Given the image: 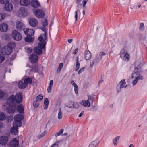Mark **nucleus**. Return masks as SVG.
<instances>
[{"mask_svg": "<svg viewBox=\"0 0 147 147\" xmlns=\"http://www.w3.org/2000/svg\"><path fill=\"white\" fill-rule=\"evenodd\" d=\"M22 101V95L21 92L17 93L15 96L11 95L7 99L6 103L3 105V108L6 109L8 113H13L16 109L15 103L21 102Z\"/></svg>", "mask_w": 147, "mask_h": 147, "instance_id": "nucleus-1", "label": "nucleus"}, {"mask_svg": "<svg viewBox=\"0 0 147 147\" xmlns=\"http://www.w3.org/2000/svg\"><path fill=\"white\" fill-rule=\"evenodd\" d=\"M47 39V36L45 34L41 35L38 37V40L40 42L38 43V47H35L34 49V52L38 55H41L42 53V49L45 47L46 42H45Z\"/></svg>", "mask_w": 147, "mask_h": 147, "instance_id": "nucleus-2", "label": "nucleus"}, {"mask_svg": "<svg viewBox=\"0 0 147 147\" xmlns=\"http://www.w3.org/2000/svg\"><path fill=\"white\" fill-rule=\"evenodd\" d=\"M141 71V69L140 67L139 68L137 67H135L134 72L131 75L132 84L133 86H135L139 80H142L143 79L142 76L140 75Z\"/></svg>", "mask_w": 147, "mask_h": 147, "instance_id": "nucleus-3", "label": "nucleus"}, {"mask_svg": "<svg viewBox=\"0 0 147 147\" xmlns=\"http://www.w3.org/2000/svg\"><path fill=\"white\" fill-rule=\"evenodd\" d=\"M16 46L15 43L11 42L8 44L7 46L3 47L1 50V53L4 55H9L12 52V49Z\"/></svg>", "mask_w": 147, "mask_h": 147, "instance_id": "nucleus-4", "label": "nucleus"}, {"mask_svg": "<svg viewBox=\"0 0 147 147\" xmlns=\"http://www.w3.org/2000/svg\"><path fill=\"white\" fill-rule=\"evenodd\" d=\"M23 118V115L21 114H18L15 115L14 117V121L13 122L14 125H16L20 127L22 125L21 121Z\"/></svg>", "mask_w": 147, "mask_h": 147, "instance_id": "nucleus-5", "label": "nucleus"}, {"mask_svg": "<svg viewBox=\"0 0 147 147\" xmlns=\"http://www.w3.org/2000/svg\"><path fill=\"white\" fill-rule=\"evenodd\" d=\"M120 57L121 59L125 61H128L130 59V56L127 51L124 49L121 50L120 53Z\"/></svg>", "mask_w": 147, "mask_h": 147, "instance_id": "nucleus-6", "label": "nucleus"}, {"mask_svg": "<svg viewBox=\"0 0 147 147\" xmlns=\"http://www.w3.org/2000/svg\"><path fill=\"white\" fill-rule=\"evenodd\" d=\"M94 100L90 96L88 97L87 100H83L80 102V104L83 106L87 108L90 107L91 104H93Z\"/></svg>", "mask_w": 147, "mask_h": 147, "instance_id": "nucleus-7", "label": "nucleus"}, {"mask_svg": "<svg viewBox=\"0 0 147 147\" xmlns=\"http://www.w3.org/2000/svg\"><path fill=\"white\" fill-rule=\"evenodd\" d=\"M12 35L14 39L17 41L20 40L22 38L21 34L18 33L17 31L14 30L12 31Z\"/></svg>", "mask_w": 147, "mask_h": 147, "instance_id": "nucleus-8", "label": "nucleus"}, {"mask_svg": "<svg viewBox=\"0 0 147 147\" xmlns=\"http://www.w3.org/2000/svg\"><path fill=\"white\" fill-rule=\"evenodd\" d=\"M19 137L14 138L10 141L8 144L9 147H15L18 146L19 143Z\"/></svg>", "mask_w": 147, "mask_h": 147, "instance_id": "nucleus-9", "label": "nucleus"}, {"mask_svg": "<svg viewBox=\"0 0 147 147\" xmlns=\"http://www.w3.org/2000/svg\"><path fill=\"white\" fill-rule=\"evenodd\" d=\"M9 138L7 136H3L0 137V144L2 145L6 144L8 141Z\"/></svg>", "mask_w": 147, "mask_h": 147, "instance_id": "nucleus-10", "label": "nucleus"}, {"mask_svg": "<svg viewBox=\"0 0 147 147\" xmlns=\"http://www.w3.org/2000/svg\"><path fill=\"white\" fill-rule=\"evenodd\" d=\"M23 31L25 34L27 36H32L34 33V30L32 29L24 28L23 29Z\"/></svg>", "mask_w": 147, "mask_h": 147, "instance_id": "nucleus-11", "label": "nucleus"}, {"mask_svg": "<svg viewBox=\"0 0 147 147\" xmlns=\"http://www.w3.org/2000/svg\"><path fill=\"white\" fill-rule=\"evenodd\" d=\"M24 26V24L20 21H17L16 22L15 27L18 31H20L22 30Z\"/></svg>", "mask_w": 147, "mask_h": 147, "instance_id": "nucleus-12", "label": "nucleus"}, {"mask_svg": "<svg viewBox=\"0 0 147 147\" xmlns=\"http://www.w3.org/2000/svg\"><path fill=\"white\" fill-rule=\"evenodd\" d=\"M29 59L32 63H36L38 61V57L36 54H33L30 55Z\"/></svg>", "mask_w": 147, "mask_h": 147, "instance_id": "nucleus-13", "label": "nucleus"}, {"mask_svg": "<svg viewBox=\"0 0 147 147\" xmlns=\"http://www.w3.org/2000/svg\"><path fill=\"white\" fill-rule=\"evenodd\" d=\"M29 24L32 27H34L36 26L38 24L37 20L35 18H31L29 20Z\"/></svg>", "mask_w": 147, "mask_h": 147, "instance_id": "nucleus-14", "label": "nucleus"}, {"mask_svg": "<svg viewBox=\"0 0 147 147\" xmlns=\"http://www.w3.org/2000/svg\"><path fill=\"white\" fill-rule=\"evenodd\" d=\"M4 8V10L6 12H9L13 10V6L11 3L8 2L5 4Z\"/></svg>", "mask_w": 147, "mask_h": 147, "instance_id": "nucleus-15", "label": "nucleus"}, {"mask_svg": "<svg viewBox=\"0 0 147 147\" xmlns=\"http://www.w3.org/2000/svg\"><path fill=\"white\" fill-rule=\"evenodd\" d=\"M34 13L35 16L38 18H42L44 16V12L41 10L38 9L34 11Z\"/></svg>", "mask_w": 147, "mask_h": 147, "instance_id": "nucleus-16", "label": "nucleus"}, {"mask_svg": "<svg viewBox=\"0 0 147 147\" xmlns=\"http://www.w3.org/2000/svg\"><path fill=\"white\" fill-rule=\"evenodd\" d=\"M8 29V25L5 23H3L0 24V31L2 32H6Z\"/></svg>", "mask_w": 147, "mask_h": 147, "instance_id": "nucleus-17", "label": "nucleus"}, {"mask_svg": "<svg viewBox=\"0 0 147 147\" xmlns=\"http://www.w3.org/2000/svg\"><path fill=\"white\" fill-rule=\"evenodd\" d=\"M40 132L41 133L38 136V138L39 139L42 138L47 133V131L46 129V128L41 127L40 129Z\"/></svg>", "mask_w": 147, "mask_h": 147, "instance_id": "nucleus-18", "label": "nucleus"}, {"mask_svg": "<svg viewBox=\"0 0 147 147\" xmlns=\"http://www.w3.org/2000/svg\"><path fill=\"white\" fill-rule=\"evenodd\" d=\"M42 24L43 26V27L41 29L44 32V33L43 34H42L41 35H44L45 34H46L47 30L46 26L47 25V20L46 19L43 20L42 22Z\"/></svg>", "mask_w": 147, "mask_h": 147, "instance_id": "nucleus-19", "label": "nucleus"}, {"mask_svg": "<svg viewBox=\"0 0 147 147\" xmlns=\"http://www.w3.org/2000/svg\"><path fill=\"white\" fill-rule=\"evenodd\" d=\"M13 127L10 129V132L11 134L14 135L18 134V127H19L18 125H14L13 123Z\"/></svg>", "mask_w": 147, "mask_h": 147, "instance_id": "nucleus-20", "label": "nucleus"}, {"mask_svg": "<svg viewBox=\"0 0 147 147\" xmlns=\"http://www.w3.org/2000/svg\"><path fill=\"white\" fill-rule=\"evenodd\" d=\"M30 4L31 6L34 8H37L40 6V3L37 0H31Z\"/></svg>", "mask_w": 147, "mask_h": 147, "instance_id": "nucleus-21", "label": "nucleus"}, {"mask_svg": "<svg viewBox=\"0 0 147 147\" xmlns=\"http://www.w3.org/2000/svg\"><path fill=\"white\" fill-rule=\"evenodd\" d=\"M19 16L20 17H24L26 16V13L25 8L24 7L20 8L18 11Z\"/></svg>", "mask_w": 147, "mask_h": 147, "instance_id": "nucleus-22", "label": "nucleus"}, {"mask_svg": "<svg viewBox=\"0 0 147 147\" xmlns=\"http://www.w3.org/2000/svg\"><path fill=\"white\" fill-rule=\"evenodd\" d=\"M17 85L18 87L20 88H24L26 87L24 82V79H23L18 81Z\"/></svg>", "mask_w": 147, "mask_h": 147, "instance_id": "nucleus-23", "label": "nucleus"}, {"mask_svg": "<svg viewBox=\"0 0 147 147\" xmlns=\"http://www.w3.org/2000/svg\"><path fill=\"white\" fill-rule=\"evenodd\" d=\"M20 2L21 5L26 6L29 5L30 4V0H20Z\"/></svg>", "mask_w": 147, "mask_h": 147, "instance_id": "nucleus-24", "label": "nucleus"}, {"mask_svg": "<svg viewBox=\"0 0 147 147\" xmlns=\"http://www.w3.org/2000/svg\"><path fill=\"white\" fill-rule=\"evenodd\" d=\"M16 109L20 113H22L24 111V108L22 105L19 104L16 107Z\"/></svg>", "mask_w": 147, "mask_h": 147, "instance_id": "nucleus-25", "label": "nucleus"}, {"mask_svg": "<svg viewBox=\"0 0 147 147\" xmlns=\"http://www.w3.org/2000/svg\"><path fill=\"white\" fill-rule=\"evenodd\" d=\"M71 84L74 86V90L76 94H78V86L75 82L74 81H72L71 82Z\"/></svg>", "mask_w": 147, "mask_h": 147, "instance_id": "nucleus-26", "label": "nucleus"}, {"mask_svg": "<svg viewBox=\"0 0 147 147\" xmlns=\"http://www.w3.org/2000/svg\"><path fill=\"white\" fill-rule=\"evenodd\" d=\"M120 138V136H118L114 138L112 140V142L114 146H116L118 144L119 140Z\"/></svg>", "mask_w": 147, "mask_h": 147, "instance_id": "nucleus-27", "label": "nucleus"}, {"mask_svg": "<svg viewBox=\"0 0 147 147\" xmlns=\"http://www.w3.org/2000/svg\"><path fill=\"white\" fill-rule=\"evenodd\" d=\"M70 103L71 104V106L67 105V106L69 108H78L79 107V105L78 103L76 102L74 103L73 102H71Z\"/></svg>", "mask_w": 147, "mask_h": 147, "instance_id": "nucleus-28", "label": "nucleus"}, {"mask_svg": "<svg viewBox=\"0 0 147 147\" xmlns=\"http://www.w3.org/2000/svg\"><path fill=\"white\" fill-rule=\"evenodd\" d=\"M92 55L91 52L88 50L86 51L85 54V59L86 60H89L91 57Z\"/></svg>", "mask_w": 147, "mask_h": 147, "instance_id": "nucleus-29", "label": "nucleus"}, {"mask_svg": "<svg viewBox=\"0 0 147 147\" xmlns=\"http://www.w3.org/2000/svg\"><path fill=\"white\" fill-rule=\"evenodd\" d=\"M53 81L52 80H51L50 81L49 86L47 88V91L48 93H50L51 92L52 87L53 86Z\"/></svg>", "mask_w": 147, "mask_h": 147, "instance_id": "nucleus-30", "label": "nucleus"}, {"mask_svg": "<svg viewBox=\"0 0 147 147\" xmlns=\"http://www.w3.org/2000/svg\"><path fill=\"white\" fill-rule=\"evenodd\" d=\"M99 141L98 140H95L90 144L88 147H96Z\"/></svg>", "mask_w": 147, "mask_h": 147, "instance_id": "nucleus-31", "label": "nucleus"}, {"mask_svg": "<svg viewBox=\"0 0 147 147\" xmlns=\"http://www.w3.org/2000/svg\"><path fill=\"white\" fill-rule=\"evenodd\" d=\"M49 103V101L47 98H45L43 104V107L44 109L46 110L47 109L48 107Z\"/></svg>", "mask_w": 147, "mask_h": 147, "instance_id": "nucleus-32", "label": "nucleus"}, {"mask_svg": "<svg viewBox=\"0 0 147 147\" xmlns=\"http://www.w3.org/2000/svg\"><path fill=\"white\" fill-rule=\"evenodd\" d=\"M24 82L26 87H27L28 84L31 83L32 79L30 78H28L25 79H24Z\"/></svg>", "mask_w": 147, "mask_h": 147, "instance_id": "nucleus-33", "label": "nucleus"}, {"mask_svg": "<svg viewBox=\"0 0 147 147\" xmlns=\"http://www.w3.org/2000/svg\"><path fill=\"white\" fill-rule=\"evenodd\" d=\"M125 79L122 80L118 84L119 85L121 86V87L123 88H126L128 86L127 85H124L126 84V82L125 81Z\"/></svg>", "mask_w": 147, "mask_h": 147, "instance_id": "nucleus-34", "label": "nucleus"}, {"mask_svg": "<svg viewBox=\"0 0 147 147\" xmlns=\"http://www.w3.org/2000/svg\"><path fill=\"white\" fill-rule=\"evenodd\" d=\"M34 40V38L31 36H27L25 38V40L26 42H31L33 41Z\"/></svg>", "mask_w": 147, "mask_h": 147, "instance_id": "nucleus-35", "label": "nucleus"}, {"mask_svg": "<svg viewBox=\"0 0 147 147\" xmlns=\"http://www.w3.org/2000/svg\"><path fill=\"white\" fill-rule=\"evenodd\" d=\"M63 117V113L60 108L58 110V118L59 119H61Z\"/></svg>", "mask_w": 147, "mask_h": 147, "instance_id": "nucleus-36", "label": "nucleus"}, {"mask_svg": "<svg viewBox=\"0 0 147 147\" xmlns=\"http://www.w3.org/2000/svg\"><path fill=\"white\" fill-rule=\"evenodd\" d=\"M6 118V116L5 113L0 112V120H4Z\"/></svg>", "mask_w": 147, "mask_h": 147, "instance_id": "nucleus-37", "label": "nucleus"}, {"mask_svg": "<svg viewBox=\"0 0 147 147\" xmlns=\"http://www.w3.org/2000/svg\"><path fill=\"white\" fill-rule=\"evenodd\" d=\"M7 14L5 13H0V21L4 20L7 16Z\"/></svg>", "mask_w": 147, "mask_h": 147, "instance_id": "nucleus-38", "label": "nucleus"}, {"mask_svg": "<svg viewBox=\"0 0 147 147\" xmlns=\"http://www.w3.org/2000/svg\"><path fill=\"white\" fill-rule=\"evenodd\" d=\"M43 98V94H40L37 96L36 100L38 101H40L42 100Z\"/></svg>", "mask_w": 147, "mask_h": 147, "instance_id": "nucleus-39", "label": "nucleus"}, {"mask_svg": "<svg viewBox=\"0 0 147 147\" xmlns=\"http://www.w3.org/2000/svg\"><path fill=\"white\" fill-rule=\"evenodd\" d=\"M25 49L26 51L28 53H30L32 51V49L29 47H25Z\"/></svg>", "mask_w": 147, "mask_h": 147, "instance_id": "nucleus-40", "label": "nucleus"}, {"mask_svg": "<svg viewBox=\"0 0 147 147\" xmlns=\"http://www.w3.org/2000/svg\"><path fill=\"white\" fill-rule=\"evenodd\" d=\"M63 130L62 129H61L59 131L56 133L55 134V136L57 137L61 135L63 133Z\"/></svg>", "mask_w": 147, "mask_h": 147, "instance_id": "nucleus-41", "label": "nucleus"}, {"mask_svg": "<svg viewBox=\"0 0 147 147\" xmlns=\"http://www.w3.org/2000/svg\"><path fill=\"white\" fill-rule=\"evenodd\" d=\"M3 54L2 53L0 54V63H1L5 59V57Z\"/></svg>", "mask_w": 147, "mask_h": 147, "instance_id": "nucleus-42", "label": "nucleus"}, {"mask_svg": "<svg viewBox=\"0 0 147 147\" xmlns=\"http://www.w3.org/2000/svg\"><path fill=\"white\" fill-rule=\"evenodd\" d=\"M9 1V0H0V3L5 5Z\"/></svg>", "mask_w": 147, "mask_h": 147, "instance_id": "nucleus-43", "label": "nucleus"}, {"mask_svg": "<svg viewBox=\"0 0 147 147\" xmlns=\"http://www.w3.org/2000/svg\"><path fill=\"white\" fill-rule=\"evenodd\" d=\"M38 102V101L36 100L34 102L33 105L34 107H37L39 105Z\"/></svg>", "mask_w": 147, "mask_h": 147, "instance_id": "nucleus-44", "label": "nucleus"}, {"mask_svg": "<svg viewBox=\"0 0 147 147\" xmlns=\"http://www.w3.org/2000/svg\"><path fill=\"white\" fill-rule=\"evenodd\" d=\"M80 64L78 62V60H77L76 61V67L75 68V70L76 71H77L80 68Z\"/></svg>", "mask_w": 147, "mask_h": 147, "instance_id": "nucleus-45", "label": "nucleus"}, {"mask_svg": "<svg viewBox=\"0 0 147 147\" xmlns=\"http://www.w3.org/2000/svg\"><path fill=\"white\" fill-rule=\"evenodd\" d=\"M123 88L122 87H121V86L118 84L117 86L116 90L117 92H119L121 91V89Z\"/></svg>", "mask_w": 147, "mask_h": 147, "instance_id": "nucleus-46", "label": "nucleus"}, {"mask_svg": "<svg viewBox=\"0 0 147 147\" xmlns=\"http://www.w3.org/2000/svg\"><path fill=\"white\" fill-rule=\"evenodd\" d=\"M4 93L3 91L0 90V98H1L4 97Z\"/></svg>", "mask_w": 147, "mask_h": 147, "instance_id": "nucleus-47", "label": "nucleus"}, {"mask_svg": "<svg viewBox=\"0 0 147 147\" xmlns=\"http://www.w3.org/2000/svg\"><path fill=\"white\" fill-rule=\"evenodd\" d=\"M104 76H102L101 77V78L100 80L98 82V84L100 85L104 81L103 80Z\"/></svg>", "mask_w": 147, "mask_h": 147, "instance_id": "nucleus-48", "label": "nucleus"}, {"mask_svg": "<svg viewBox=\"0 0 147 147\" xmlns=\"http://www.w3.org/2000/svg\"><path fill=\"white\" fill-rule=\"evenodd\" d=\"M88 1V0H83L82 1V5L84 8H85V6Z\"/></svg>", "mask_w": 147, "mask_h": 147, "instance_id": "nucleus-49", "label": "nucleus"}, {"mask_svg": "<svg viewBox=\"0 0 147 147\" xmlns=\"http://www.w3.org/2000/svg\"><path fill=\"white\" fill-rule=\"evenodd\" d=\"M63 63H60L59 64V66L58 69L59 70V71H60L63 66Z\"/></svg>", "mask_w": 147, "mask_h": 147, "instance_id": "nucleus-50", "label": "nucleus"}, {"mask_svg": "<svg viewBox=\"0 0 147 147\" xmlns=\"http://www.w3.org/2000/svg\"><path fill=\"white\" fill-rule=\"evenodd\" d=\"M78 9L77 10V11H75V18L76 19V20H75L76 21L77 20V15H78V14H77V12H78Z\"/></svg>", "mask_w": 147, "mask_h": 147, "instance_id": "nucleus-51", "label": "nucleus"}, {"mask_svg": "<svg viewBox=\"0 0 147 147\" xmlns=\"http://www.w3.org/2000/svg\"><path fill=\"white\" fill-rule=\"evenodd\" d=\"M84 67L78 71V74H81L84 71Z\"/></svg>", "mask_w": 147, "mask_h": 147, "instance_id": "nucleus-52", "label": "nucleus"}, {"mask_svg": "<svg viewBox=\"0 0 147 147\" xmlns=\"http://www.w3.org/2000/svg\"><path fill=\"white\" fill-rule=\"evenodd\" d=\"M105 55V53L103 52H101L99 53V55L100 56Z\"/></svg>", "mask_w": 147, "mask_h": 147, "instance_id": "nucleus-53", "label": "nucleus"}, {"mask_svg": "<svg viewBox=\"0 0 147 147\" xmlns=\"http://www.w3.org/2000/svg\"><path fill=\"white\" fill-rule=\"evenodd\" d=\"M94 62L93 60L90 61V67H92L94 65Z\"/></svg>", "mask_w": 147, "mask_h": 147, "instance_id": "nucleus-54", "label": "nucleus"}, {"mask_svg": "<svg viewBox=\"0 0 147 147\" xmlns=\"http://www.w3.org/2000/svg\"><path fill=\"white\" fill-rule=\"evenodd\" d=\"M144 26V24L143 23H141L140 25V28L142 29L143 28Z\"/></svg>", "mask_w": 147, "mask_h": 147, "instance_id": "nucleus-55", "label": "nucleus"}, {"mask_svg": "<svg viewBox=\"0 0 147 147\" xmlns=\"http://www.w3.org/2000/svg\"><path fill=\"white\" fill-rule=\"evenodd\" d=\"M78 52V48H76V49L74 50V51L73 52V54H76Z\"/></svg>", "mask_w": 147, "mask_h": 147, "instance_id": "nucleus-56", "label": "nucleus"}, {"mask_svg": "<svg viewBox=\"0 0 147 147\" xmlns=\"http://www.w3.org/2000/svg\"><path fill=\"white\" fill-rule=\"evenodd\" d=\"M84 111H82L81 113L79 115L78 117H81L84 114Z\"/></svg>", "mask_w": 147, "mask_h": 147, "instance_id": "nucleus-57", "label": "nucleus"}, {"mask_svg": "<svg viewBox=\"0 0 147 147\" xmlns=\"http://www.w3.org/2000/svg\"><path fill=\"white\" fill-rule=\"evenodd\" d=\"M73 41V39H69L68 40V41L69 43H71Z\"/></svg>", "mask_w": 147, "mask_h": 147, "instance_id": "nucleus-58", "label": "nucleus"}, {"mask_svg": "<svg viewBox=\"0 0 147 147\" xmlns=\"http://www.w3.org/2000/svg\"><path fill=\"white\" fill-rule=\"evenodd\" d=\"M3 127V124L2 122H0V129L1 128Z\"/></svg>", "mask_w": 147, "mask_h": 147, "instance_id": "nucleus-59", "label": "nucleus"}, {"mask_svg": "<svg viewBox=\"0 0 147 147\" xmlns=\"http://www.w3.org/2000/svg\"><path fill=\"white\" fill-rule=\"evenodd\" d=\"M82 0H77L76 3L77 4H79L81 1Z\"/></svg>", "mask_w": 147, "mask_h": 147, "instance_id": "nucleus-60", "label": "nucleus"}, {"mask_svg": "<svg viewBox=\"0 0 147 147\" xmlns=\"http://www.w3.org/2000/svg\"><path fill=\"white\" fill-rule=\"evenodd\" d=\"M129 146V147H134V146L133 144H131Z\"/></svg>", "mask_w": 147, "mask_h": 147, "instance_id": "nucleus-61", "label": "nucleus"}, {"mask_svg": "<svg viewBox=\"0 0 147 147\" xmlns=\"http://www.w3.org/2000/svg\"><path fill=\"white\" fill-rule=\"evenodd\" d=\"M69 102V104H68V105H66V106L67 107V105H69V106H71V103H70V102Z\"/></svg>", "mask_w": 147, "mask_h": 147, "instance_id": "nucleus-62", "label": "nucleus"}, {"mask_svg": "<svg viewBox=\"0 0 147 147\" xmlns=\"http://www.w3.org/2000/svg\"><path fill=\"white\" fill-rule=\"evenodd\" d=\"M82 6V5L81 4H79V5H77V7H81Z\"/></svg>", "mask_w": 147, "mask_h": 147, "instance_id": "nucleus-63", "label": "nucleus"}, {"mask_svg": "<svg viewBox=\"0 0 147 147\" xmlns=\"http://www.w3.org/2000/svg\"><path fill=\"white\" fill-rule=\"evenodd\" d=\"M83 14L84 15L85 14V11L84 10L83 11Z\"/></svg>", "mask_w": 147, "mask_h": 147, "instance_id": "nucleus-64", "label": "nucleus"}]
</instances>
